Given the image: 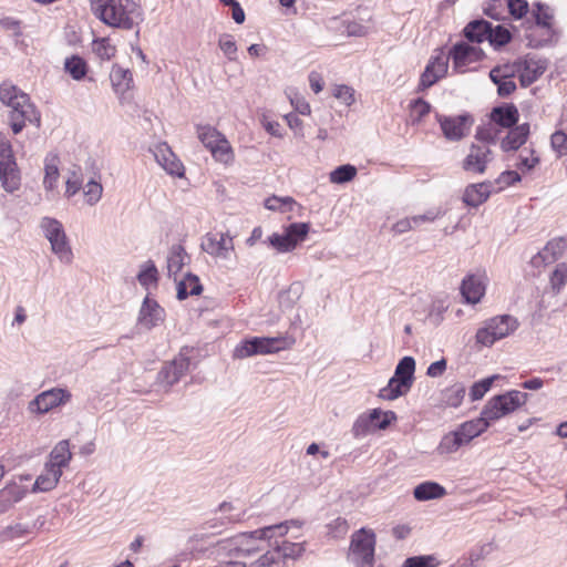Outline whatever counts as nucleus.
Masks as SVG:
<instances>
[{"label":"nucleus","instance_id":"obj_30","mask_svg":"<svg viewBox=\"0 0 567 567\" xmlns=\"http://www.w3.org/2000/svg\"><path fill=\"white\" fill-rule=\"evenodd\" d=\"M492 420L486 419V415L481 414V417L463 423L457 429V432L460 433L465 444H467L474 437L483 433L489 426Z\"/></svg>","mask_w":567,"mask_h":567},{"label":"nucleus","instance_id":"obj_25","mask_svg":"<svg viewBox=\"0 0 567 567\" xmlns=\"http://www.w3.org/2000/svg\"><path fill=\"white\" fill-rule=\"evenodd\" d=\"M461 292L466 302L475 305L484 296L485 285L481 277L471 275L463 280Z\"/></svg>","mask_w":567,"mask_h":567},{"label":"nucleus","instance_id":"obj_13","mask_svg":"<svg viewBox=\"0 0 567 567\" xmlns=\"http://www.w3.org/2000/svg\"><path fill=\"white\" fill-rule=\"evenodd\" d=\"M200 248L214 258L228 259L235 246L228 233H208L204 236Z\"/></svg>","mask_w":567,"mask_h":567},{"label":"nucleus","instance_id":"obj_47","mask_svg":"<svg viewBox=\"0 0 567 567\" xmlns=\"http://www.w3.org/2000/svg\"><path fill=\"white\" fill-rule=\"evenodd\" d=\"M357 175V168L350 164L341 165L330 173V181L334 184L350 182Z\"/></svg>","mask_w":567,"mask_h":567},{"label":"nucleus","instance_id":"obj_41","mask_svg":"<svg viewBox=\"0 0 567 567\" xmlns=\"http://www.w3.org/2000/svg\"><path fill=\"white\" fill-rule=\"evenodd\" d=\"M532 17L534 21L530 24L543 25L542 28L545 30V32H549L548 25L554 27L553 10L550 7L546 4H543L540 2L535 3ZM545 35H548V33H546Z\"/></svg>","mask_w":567,"mask_h":567},{"label":"nucleus","instance_id":"obj_39","mask_svg":"<svg viewBox=\"0 0 567 567\" xmlns=\"http://www.w3.org/2000/svg\"><path fill=\"white\" fill-rule=\"evenodd\" d=\"M203 291V287L197 276L187 274L184 279L177 284V298L186 299L188 296H197Z\"/></svg>","mask_w":567,"mask_h":567},{"label":"nucleus","instance_id":"obj_9","mask_svg":"<svg viewBox=\"0 0 567 567\" xmlns=\"http://www.w3.org/2000/svg\"><path fill=\"white\" fill-rule=\"evenodd\" d=\"M527 396V393L517 390L496 395L486 403L482 415H486V419L492 420V422L496 421L525 404Z\"/></svg>","mask_w":567,"mask_h":567},{"label":"nucleus","instance_id":"obj_32","mask_svg":"<svg viewBox=\"0 0 567 567\" xmlns=\"http://www.w3.org/2000/svg\"><path fill=\"white\" fill-rule=\"evenodd\" d=\"M189 260V256L182 245H173L167 255V272L169 277H174L181 272L185 264Z\"/></svg>","mask_w":567,"mask_h":567},{"label":"nucleus","instance_id":"obj_28","mask_svg":"<svg viewBox=\"0 0 567 567\" xmlns=\"http://www.w3.org/2000/svg\"><path fill=\"white\" fill-rule=\"evenodd\" d=\"M529 135V125L520 124L512 128L502 140L501 147L504 152L516 151L526 143Z\"/></svg>","mask_w":567,"mask_h":567},{"label":"nucleus","instance_id":"obj_8","mask_svg":"<svg viewBox=\"0 0 567 567\" xmlns=\"http://www.w3.org/2000/svg\"><path fill=\"white\" fill-rule=\"evenodd\" d=\"M518 327L517 320L508 315L494 317L487 320L476 332V341L483 346L489 347L495 341L506 338Z\"/></svg>","mask_w":567,"mask_h":567},{"label":"nucleus","instance_id":"obj_27","mask_svg":"<svg viewBox=\"0 0 567 567\" xmlns=\"http://www.w3.org/2000/svg\"><path fill=\"white\" fill-rule=\"evenodd\" d=\"M543 25L529 24L525 32V39L528 42L530 48H542L548 45L555 41L556 31L554 27L548 25V35H545L547 32L542 28Z\"/></svg>","mask_w":567,"mask_h":567},{"label":"nucleus","instance_id":"obj_29","mask_svg":"<svg viewBox=\"0 0 567 567\" xmlns=\"http://www.w3.org/2000/svg\"><path fill=\"white\" fill-rule=\"evenodd\" d=\"M0 182L7 193H14L21 186V175L17 162L0 166Z\"/></svg>","mask_w":567,"mask_h":567},{"label":"nucleus","instance_id":"obj_33","mask_svg":"<svg viewBox=\"0 0 567 567\" xmlns=\"http://www.w3.org/2000/svg\"><path fill=\"white\" fill-rule=\"evenodd\" d=\"M62 476V472L58 471L47 463L44 465L43 472L37 477L33 488V492H49L52 491L59 483Z\"/></svg>","mask_w":567,"mask_h":567},{"label":"nucleus","instance_id":"obj_55","mask_svg":"<svg viewBox=\"0 0 567 567\" xmlns=\"http://www.w3.org/2000/svg\"><path fill=\"white\" fill-rule=\"evenodd\" d=\"M567 282V265L559 264L550 276V286L553 290L558 292L560 288Z\"/></svg>","mask_w":567,"mask_h":567},{"label":"nucleus","instance_id":"obj_19","mask_svg":"<svg viewBox=\"0 0 567 567\" xmlns=\"http://www.w3.org/2000/svg\"><path fill=\"white\" fill-rule=\"evenodd\" d=\"M450 54L453 59L454 68L461 71L470 63L481 61L484 56L482 49L464 42L455 44Z\"/></svg>","mask_w":567,"mask_h":567},{"label":"nucleus","instance_id":"obj_54","mask_svg":"<svg viewBox=\"0 0 567 567\" xmlns=\"http://www.w3.org/2000/svg\"><path fill=\"white\" fill-rule=\"evenodd\" d=\"M497 375H493L474 383L471 388L470 395L472 401L481 400L485 393L491 389L493 381Z\"/></svg>","mask_w":567,"mask_h":567},{"label":"nucleus","instance_id":"obj_42","mask_svg":"<svg viewBox=\"0 0 567 567\" xmlns=\"http://www.w3.org/2000/svg\"><path fill=\"white\" fill-rule=\"evenodd\" d=\"M64 70L73 80L81 81L87 73V64L81 56L72 55L65 59Z\"/></svg>","mask_w":567,"mask_h":567},{"label":"nucleus","instance_id":"obj_4","mask_svg":"<svg viewBox=\"0 0 567 567\" xmlns=\"http://www.w3.org/2000/svg\"><path fill=\"white\" fill-rule=\"evenodd\" d=\"M377 536L372 529L362 527L351 535L347 561L354 567H373Z\"/></svg>","mask_w":567,"mask_h":567},{"label":"nucleus","instance_id":"obj_16","mask_svg":"<svg viewBox=\"0 0 567 567\" xmlns=\"http://www.w3.org/2000/svg\"><path fill=\"white\" fill-rule=\"evenodd\" d=\"M189 365L190 359L188 354L182 350L177 357L162 368L158 379L162 383L172 386L188 372Z\"/></svg>","mask_w":567,"mask_h":567},{"label":"nucleus","instance_id":"obj_43","mask_svg":"<svg viewBox=\"0 0 567 567\" xmlns=\"http://www.w3.org/2000/svg\"><path fill=\"white\" fill-rule=\"evenodd\" d=\"M137 280L140 285L145 289H148L151 286H156L158 280V271L152 260L141 265L140 272L137 274Z\"/></svg>","mask_w":567,"mask_h":567},{"label":"nucleus","instance_id":"obj_15","mask_svg":"<svg viewBox=\"0 0 567 567\" xmlns=\"http://www.w3.org/2000/svg\"><path fill=\"white\" fill-rule=\"evenodd\" d=\"M441 130L450 141H460L470 134L472 118L467 115L441 116L437 115Z\"/></svg>","mask_w":567,"mask_h":567},{"label":"nucleus","instance_id":"obj_46","mask_svg":"<svg viewBox=\"0 0 567 567\" xmlns=\"http://www.w3.org/2000/svg\"><path fill=\"white\" fill-rule=\"evenodd\" d=\"M276 550L279 557L296 559L302 555L305 547L300 543L282 542L276 545Z\"/></svg>","mask_w":567,"mask_h":567},{"label":"nucleus","instance_id":"obj_18","mask_svg":"<svg viewBox=\"0 0 567 567\" xmlns=\"http://www.w3.org/2000/svg\"><path fill=\"white\" fill-rule=\"evenodd\" d=\"M449 69V56L439 54L433 58L426 65L424 72L421 75L419 90H425L442 79Z\"/></svg>","mask_w":567,"mask_h":567},{"label":"nucleus","instance_id":"obj_48","mask_svg":"<svg viewBox=\"0 0 567 567\" xmlns=\"http://www.w3.org/2000/svg\"><path fill=\"white\" fill-rule=\"evenodd\" d=\"M102 194H103V186L101 183H99L94 179H91L85 184L84 197H85V203L89 206L96 205L100 202V199L102 198Z\"/></svg>","mask_w":567,"mask_h":567},{"label":"nucleus","instance_id":"obj_56","mask_svg":"<svg viewBox=\"0 0 567 567\" xmlns=\"http://www.w3.org/2000/svg\"><path fill=\"white\" fill-rule=\"evenodd\" d=\"M496 141V130L493 126L488 127H478L475 133V142L472 144H485L491 147L492 144H495Z\"/></svg>","mask_w":567,"mask_h":567},{"label":"nucleus","instance_id":"obj_20","mask_svg":"<svg viewBox=\"0 0 567 567\" xmlns=\"http://www.w3.org/2000/svg\"><path fill=\"white\" fill-rule=\"evenodd\" d=\"M164 320V309L153 299L145 297L138 315V323L152 329Z\"/></svg>","mask_w":567,"mask_h":567},{"label":"nucleus","instance_id":"obj_37","mask_svg":"<svg viewBox=\"0 0 567 567\" xmlns=\"http://www.w3.org/2000/svg\"><path fill=\"white\" fill-rule=\"evenodd\" d=\"M59 157L56 155H48L44 161V178L43 187L47 192H52L59 182Z\"/></svg>","mask_w":567,"mask_h":567},{"label":"nucleus","instance_id":"obj_5","mask_svg":"<svg viewBox=\"0 0 567 567\" xmlns=\"http://www.w3.org/2000/svg\"><path fill=\"white\" fill-rule=\"evenodd\" d=\"M415 371V360L412 357L402 358L389 380L388 385L380 390L379 396L384 400H395L406 394L412 384Z\"/></svg>","mask_w":567,"mask_h":567},{"label":"nucleus","instance_id":"obj_64","mask_svg":"<svg viewBox=\"0 0 567 567\" xmlns=\"http://www.w3.org/2000/svg\"><path fill=\"white\" fill-rule=\"evenodd\" d=\"M279 556L276 550H268L264 555H261L256 561L251 563L249 567H270L274 564L278 563Z\"/></svg>","mask_w":567,"mask_h":567},{"label":"nucleus","instance_id":"obj_50","mask_svg":"<svg viewBox=\"0 0 567 567\" xmlns=\"http://www.w3.org/2000/svg\"><path fill=\"white\" fill-rule=\"evenodd\" d=\"M511 32L502 27L497 25L495 29H492L491 23L488 24V38L487 40L495 45L502 47L507 44L511 41Z\"/></svg>","mask_w":567,"mask_h":567},{"label":"nucleus","instance_id":"obj_53","mask_svg":"<svg viewBox=\"0 0 567 567\" xmlns=\"http://www.w3.org/2000/svg\"><path fill=\"white\" fill-rule=\"evenodd\" d=\"M431 111V105L422 99H417L411 103L412 123H420L421 120Z\"/></svg>","mask_w":567,"mask_h":567},{"label":"nucleus","instance_id":"obj_35","mask_svg":"<svg viewBox=\"0 0 567 567\" xmlns=\"http://www.w3.org/2000/svg\"><path fill=\"white\" fill-rule=\"evenodd\" d=\"M491 118L495 124L503 127H513L518 121V111L514 104L494 107Z\"/></svg>","mask_w":567,"mask_h":567},{"label":"nucleus","instance_id":"obj_52","mask_svg":"<svg viewBox=\"0 0 567 567\" xmlns=\"http://www.w3.org/2000/svg\"><path fill=\"white\" fill-rule=\"evenodd\" d=\"M93 51L102 60H110L115 55L116 49L107 39L103 38L93 42Z\"/></svg>","mask_w":567,"mask_h":567},{"label":"nucleus","instance_id":"obj_17","mask_svg":"<svg viewBox=\"0 0 567 567\" xmlns=\"http://www.w3.org/2000/svg\"><path fill=\"white\" fill-rule=\"evenodd\" d=\"M155 161L169 175L182 177L184 175V165L173 153L166 143H157L151 148Z\"/></svg>","mask_w":567,"mask_h":567},{"label":"nucleus","instance_id":"obj_31","mask_svg":"<svg viewBox=\"0 0 567 567\" xmlns=\"http://www.w3.org/2000/svg\"><path fill=\"white\" fill-rule=\"evenodd\" d=\"M25 495V488L17 483L6 485L0 491V513L7 512Z\"/></svg>","mask_w":567,"mask_h":567},{"label":"nucleus","instance_id":"obj_12","mask_svg":"<svg viewBox=\"0 0 567 567\" xmlns=\"http://www.w3.org/2000/svg\"><path fill=\"white\" fill-rule=\"evenodd\" d=\"M309 224L307 223H293L290 224L285 234H274L269 237V243L278 251L286 252L293 250L297 245L305 240L309 233Z\"/></svg>","mask_w":567,"mask_h":567},{"label":"nucleus","instance_id":"obj_2","mask_svg":"<svg viewBox=\"0 0 567 567\" xmlns=\"http://www.w3.org/2000/svg\"><path fill=\"white\" fill-rule=\"evenodd\" d=\"M91 12L104 24L131 30L138 17L137 4L132 0H89Z\"/></svg>","mask_w":567,"mask_h":567},{"label":"nucleus","instance_id":"obj_3","mask_svg":"<svg viewBox=\"0 0 567 567\" xmlns=\"http://www.w3.org/2000/svg\"><path fill=\"white\" fill-rule=\"evenodd\" d=\"M0 100L11 109L10 125L14 134L22 131L27 121L39 125L40 116L30 103L29 96L17 86L2 84L0 86Z\"/></svg>","mask_w":567,"mask_h":567},{"label":"nucleus","instance_id":"obj_23","mask_svg":"<svg viewBox=\"0 0 567 567\" xmlns=\"http://www.w3.org/2000/svg\"><path fill=\"white\" fill-rule=\"evenodd\" d=\"M110 80L115 94L123 101L125 94L133 87V75L131 71L115 64L111 70Z\"/></svg>","mask_w":567,"mask_h":567},{"label":"nucleus","instance_id":"obj_38","mask_svg":"<svg viewBox=\"0 0 567 567\" xmlns=\"http://www.w3.org/2000/svg\"><path fill=\"white\" fill-rule=\"evenodd\" d=\"M257 354L279 352L288 347L285 338L254 337Z\"/></svg>","mask_w":567,"mask_h":567},{"label":"nucleus","instance_id":"obj_63","mask_svg":"<svg viewBox=\"0 0 567 567\" xmlns=\"http://www.w3.org/2000/svg\"><path fill=\"white\" fill-rule=\"evenodd\" d=\"M550 143L559 155H567V134L561 131L555 132L550 137Z\"/></svg>","mask_w":567,"mask_h":567},{"label":"nucleus","instance_id":"obj_26","mask_svg":"<svg viewBox=\"0 0 567 567\" xmlns=\"http://www.w3.org/2000/svg\"><path fill=\"white\" fill-rule=\"evenodd\" d=\"M492 188L493 184L489 182L468 185L465 188L463 200L468 206L477 207L487 200Z\"/></svg>","mask_w":567,"mask_h":567},{"label":"nucleus","instance_id":"obj_62","mask_svg":"<svg viewBox=\"0 0 567 567\" xmlns=\"http://www.w3.org/2000/svg\"><path fill=\"white\" fill-rule=\"evenodd\" d=\"M65 197L70 198L74 196L82 188V178L80 175L72 171L65 182Z\"/></svg>","mask_w":567,"mask_h":567},{"label":"nucleus","instance_id":"obj_61","mask_svg":"<svg viewBox=\"0 0 567 567\" xmlns=\"http://www.w3.org/2000/svg\"><path fill=\"white\" fill-rule=\"evenodd\" d=\"M12 147L7 137L0 133V166L14 163Z\"/></svg>","mask_w":567,"mask_h":567},{"label":"nucleus","instance_id":"obj_51","mask_svg":"<svg viewBox=\"0 0 567 567\" xmlns=\"http://www.w3.org/2000/svg\"><path fill=\"white\" fill-rule=\"evenodd\" d=\"M252 355H257L254 338L246 339L238 343L233 353L235 359H246Z\"/></svg>","mask_w":567,"mask_h":567},{"label":"nucleus","instance_id":"obj_24","mask_svg":"<svg viewBox=\"0 0 567 567\" xmlns=\"http://www.w3.org/2000/svg\"><path fill=\"white\" fill-rule=\"evenodd\" d=\"M72 460L69 440H62L55 444L49 454L47 464L63 473V468L68 467Z\"/></svg>","mask_w":567,"mask_h":567},{"label":"nucleus","instance_id":"obj_44","mask_svg":"<svg viewBox=\"0 0 567 567\" xmlns=\"http://www.w3.org/2000/svg\"><path fill=\"white\" fill-rule=\"evenodd\" d=\"M465 445V442L461 437L460 433L456 431L450 432L445 434L439 446L437 452L440 454H451L455 453L461 446Z\"/></svg>","mask_w":567,"mask_h":567},{"label":"nucleus","instance_id":"obj_58","mask_svg":"<svg viewBox=\"0 0 567 567\" xmlns=\"http://www.w3.org/2000/svg\"><path fill=\"white\" fill-rule=\"evenodd\" d=\"M327 529L329 536L340 538L347 534L349 525L346 518L338 517L327 525Z\"/></svg>","mask_w":567,"mask_h":567},{"label":"nucleus","instance_id":"obj_45","mask_svg":"<svg viewBox=\"0 0 567 567\" xmlns=\"http://www.w3.org/2000/svg\"><path fill=\"white\" fill-rule=\"evenodd\" d=\"M465 395V388L462 384H454L443 392V403L447 406L457 408Z\"/></svg>","mask_w":567,"mask_h":567},{"label":"nucleus","instance_id":"obj_14","mask_svg":"<svg viewBox=\"0 0 567 567\" xmlns=\"http://www.w3.org/2000/svg\"><path fill=\"white\" fill-rule=\"evenodd\" d=\"M71 400V393L65 389L53 388L38 394L30 403V412L47 413L53 408L65 404Z\"/></svg>","mask_w":567,"mask_h":567},{"label":"nucleus","instance_id":"obj_10","mask_svg":"<svg viewBox=\"0 0 567 567\" xmlns=\"http://www.w3.org/2000/svg\"><path fill=\"white\" fill-rule=\"evenodd\" d=\"M394 420H396L394 412L373 409L369 414H361L353 423L351 431L354 437H362L373 430H385Z\"/></svg>","mask_w":567,"mask_h":567},{"label":"nucleus","instance_id":"obj_49","mask_svg":"<svg viewBox=\"0 0 567 567\" xmlns=\"http://www.w3.org/2000/svg\"><path fill=\"white\" fill-rule=\"evenodd\" d=\"M218 47L229 61L237 60V44L230 34H221L218 39Z\"/></svg>","mask_w":567,"mask_h":567},{"label":"nucleus","instance_id":"obj_36","mask_svg":"<svg viewBox=\"0 0 567 567\" xmlns=\"http://www.w3.org/2000/svg\"><path fill=\"white\" fill-rule=\"evenodd\" d=\"M413 495L416 501L425 502L444 497L446 489L439 483L427 481L415 486Z\"/></svg>","mask_w":567,"mask_h":567},{"label":"nucleus","instance_id":"obj_6","mask_svg":"<svg viewBox=\"0 0 567 567\" xmlns=\"http://www.w3.org/2000/svg\"><path fill=\"white\" fill-rule=\"evenodd\" d=\"M40 228L49 240L52 252L62 264L70 265L73 260V252L62 223L52 217H43Z\"/></svg>","mask_w":567,"mask_h":567},{"label":"nucleus","instance_id":"obj_22","mask_svg":"<svg viewBox=\"0 0 567 567\" xmlns=\"http://www.w3.org/2000/svg\"><path fill=\"white\" fill-rule=\"evenodd\" d=\"M514 75L509 66H496L491 70L489 79L497 85L499 96H509L515 90L516 84L511 78Z\"/></svg>","mask_w":567,"mask_h":567},{"label":"nucleus","instance_id":"obj_60","mask_svg":"<svg viewBox=\"0 0 567 567\" xmlns=\"http://www.w3.org/2000/svg\"><path fill=\"white\" fill-rule=\"evenodd\" d=\"M507 7L511 16L515 19L524 18L529 11L526 0H507Z\"/></svg>","mask_w":567,"mask_h":567},{"label":"nucleus","instance_id":"obj_40","mask_svg":"<svg viewBox=\"0 0 567 567\" xmlns=\"http://www.w3.org/2000/svg\"><path fill=\"white\" fill-rule=\"evenodd\" d=\"M488 22L485 20H474L464 29L465 38L471 42L481 43L488 38Z\"/></svg>","mask_w":567,"mask_h":567},{"label":"nucleus","instance_id":"obj_7","mask_svg":"<svg viewBox=\"0 0 567 567\" xmlns=\"http://www.w3.org/2000/svg\"><path fill=\"white\" fill-rule=\"evenodd\" d=\"M197 136L204 146L212 153L215 161L230 164L234 161L233 148L227 138L215 127L204 125L197 127Z\"/></svg>","mask_w":567,"mask_h":567},{"label":"nucleus","instance_id":"obj_11","mask_svg":"<svg viewBox=\"0 0 567 567\" xmlns=\"http://www.w3.org/2000/svg\"><path fill=\"white\" fill-rule=\"evenodd\" d=\"M494 159L493 151L485 144H471L461 167L468 174L482 175Z\"/></svg>","mask_w":567,"mask_h":567},{"label":"nucleus","instance_id":"obj_34","mask_svg":"<svg viewBox=\"0 0 567 567\" xmlns=\"http://www.w3.org/2000/svg\"><path fill=\"white\" fill-rule=\"evenodd\" d=\"M234 509L235 507L230 503L225 502L220 504L218 507V513H220V516L214 517L207 522L208 527L212 529H217L218 527L225 526L227 524L240 522L244 518V512L233 514L231 512Z\"/></svg>","mask_w":567,"mask_h":567},{"label":"nucleus","instance_id":"obj_59","mask_svg":"<svg viewBox=\"0 0 567 567\" xmlns=\"http://www.w3.org/2000/svg\"><path fill=\"white\" fill-rule=\"evenodd\" d=\"M333 96L348 106L352 105L355 101L354 90L351 86L344 84L334 86Z\"/></svg>","mask_w":567,"mask_h":567},{"label":"nucleus","instance_id":"obj_1","mask_svg":"<svg viewBox=\"0 0 567 567\" xmlns=\"http://www.w3.org/2000/svg\"><path fill=\"white\" fill-rule=\"evenodd\" d=\"M300 527L297 520L280 523L256 529L250 533H241L227 539L219 540L214 547L213 553L217 557H240L250 556L264 549L261 544L278 535L280 537L288 533L289 526Z\"/></svg>","mask_w":567,"mask_h":567},{"label":"nucleus","instance_id":"obj_57","mask_svg":"<svg viewBox=\"0 0 567 567\" xmlns=\"http://www.w3.org/2000/svg\"><path fill=\"white\" fill-rule=\"evenodd\" d=\"M437 566V559L432 556H414L409 557L403 563L402 567H436Z\"/></svg>","mask_w":567,"mask_h":567},{"label":"nucleus","instance_id":"obj_21","mask_svg":"<svg viewBox=\"0 0 567 567\" xmlns=\"http://www.w3.org/2000/svg\"><path fill=\"white\" fill-rule=\"evenodd\" d=\"M567 247V243L564 238H556L547 243L543 250L532 258V264L535 267L540 265H548L555 262L560 258Z\"/></svg>","mask_w":567,"mask_h":567}]
</instances>
